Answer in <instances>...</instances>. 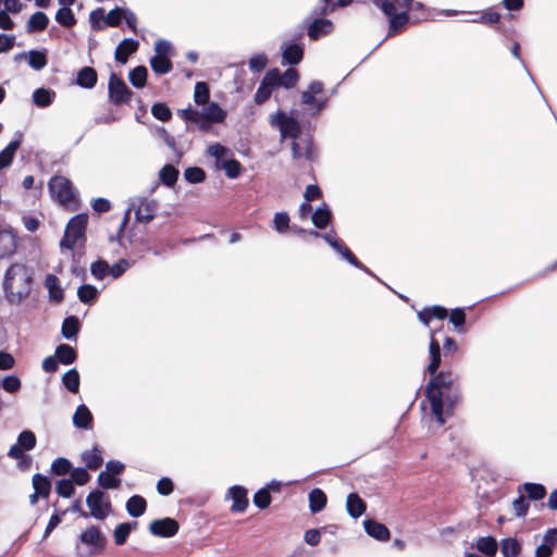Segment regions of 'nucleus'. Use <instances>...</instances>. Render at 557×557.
Here are the masks:
<instances>
[{
  "instance_id": "nucleus-1",
  "label": "nucleus",
  "mask_w": 557,
  "mask_h": 557,
  "mask_svg": "<svg viewBox=\"0 0 557 557\" xmlns=\"http://www.w3.org/2000/svg\"><path fill=\"white\" fill-rule=\"evenodd\" d=\"M459 393L458 376L451 371L435 373L426 384L425 395L438 424L443 425L445 423L443 417L444 400L453 406L458 400Z\"/></svg>"
},
{
  "instance_id": "nucleus-2",
  "label": "nucleus",
  "mask_w": 557,
  "mask_h": 557,
  "mask_svg": "<svg viewBox=\"0 0 557 557\" xmlns=\"http://www.w3.org/2000/svg\"><path fill=\"white\" fill-rule=\"evenodd\" d=\"M34 272L22 263L11 264L3 276V292L8 304L18 306L26 300L32 292Z\"/></svg>"
},
{
  "instance_id": "nucleus-3",
  "label": "nucleus",
  "mask_w": 557,
  "mask_h": 557,
  "mask_svg": "<svg viewBox=\"0 0 557 557\" xmlns=\"http://www.w3.org/2000/svg\"><path fill=\"white\" fill-rule=\"evenodd\" d=\"M177 114L185 122H199V120H207L209 122L222 123L226 117V112L216 102H208L202 106L201 111L193 109L189 106L186 109L178 110Z\"/></svg>"
},
{
  "instance_id": "nucleus-4",
  "label": "nucleus",
  "mask_w": 557,
  "mask_h": 557,
  "mask_svg": "<svg viewBox=\"0 0 557 557\" xmlns=\"http://www.w3.org/2000/svg\"><path fill=\"white\" fill-rule=\"evenodd\" d=\"M87 223L88 215L86 213H79L71 218L66 224L60 246L72 250L78 240H85Z\"/></svg>"
},
{
  "instance_id": "nucleus-5",
  "label": "nucleus",
  "mask_w": 557,
  "mask_h": 557,
  "mask_svg": "<svg viewBox=\"0 0 557 557\" xmlns=\"http://www.w3.org/2000/svg\"><path fill=\"white\" fill-rule=\"evenodd\" d=\"M86 505L90 510V516L97 520H104L112 509L109 496L98 488L89 492Z\"/></svg>"
},
{
  "instance_id": "nucleus-6",
  "label": "nucleus",
  "mask_w": 557,
  "mask_h": 557,
  "mask_svg": "<svg viewBox=\"0 0 557 557\" xmlns=\"http://www.w3.org/2000/svg\"><path fill=\"white\" fill-rule=\"evenodd\" d=\"M108 94L109 100L116 107L128 104L134 96V92L127 87L125 82L113 72L109 77Z\"/></svg>"
},
{
  "instance_id": "nucleus-7",
  "label": "nucleus",
  "mask_w": 557,
  "mask_h": 557,
  "mask_svg": "<svg viewBox=\"0 0 557 557\" xmlns=\"http://www.w3.org/2000/svg\"><path fill=\"white\" fill-rule=\"evenodd\" d=\"M270 124L280 129L282 138L296 139L300 135L301 127L297 119L287 115L283 111H278L271 116Z\"/></svg>"
},
{
  "instance_id": "nucleus-8",
  "label": "nucleus",
  "mask_w": 557,
  "mask_h": 557,
  "mask_svg": "<svg viewBox=\"0 0 557 557\" xmlns=\"http://www.w3.org/2000/svg\"><path fill=\"white\" fill-rule=\"evenodd\" d=\"M48 187L61 203H67L74 199L72 182L66 177L58 175L51 177Z\"/></svg>"
},
{
  "instance_id": "nucleus-9",
  "label": "nucleus",
  "mask_w": 557,
  "mask_h": 557,
  "mask_svg": "<svg viewBox=\"0 0 557 557\" xmlns=\"http://www.w3.org/2000/svg\"><path fill=\"white\" fill-rule=\"evenodd\" d=\"M36 435L30 430L22 431L17 436V442L12 445L8 451V457L18 459L23 457V453L29 451L36 447Z\"/></svg>"
},
{
  "instance_id": "nucleus-10",
  "label": "nucleus",
  "mask_w": 557,
  "mask_h": 557,
  "mask_svg": "<svg viewBox=\"0 0 557 557\" xmlns=\"http://www.w3.org/2000/svg\"><path fill=\"white\" fill-rule=\"evenodd\" d=\"M149 532L158 537H173L180 530V523L173 518L156 519L149 523Z\"/></svg>"
},
{
  "instance_id": "nucleus-11",
  "label": "nucleus",
  "mask_w": 557,
  "mask_h": 557,
  "mask_svg": "<svg viewBox=\"0 0 557 557\" xmlns=\"http://www.w3.org/2000/svg\"><path fill=\"white\" fill-rule=\"evenodd\" d=\"M132 206L135 209V219L139 223H149L152 221L158 208L156 200L146 197L138 199V206H136L135 201Z\"/></svg>"
},
{
  "instance_id": "nucleus-12",
  "label": "nucleus",
  "mask_w": 557,
  "mask_h": 557,
  "mask_svg": "<svg viewBox=\"0 0 557 557\" xmlns=\"http://www.w3.org/2000/svg\"><path fill=\"white\" fill-rule=\"evenodd\" d=\"M79 540L83 544L91 546L96 549H102L106 545V539L97 525H91L86 529L79 535Z\"/></svg>"
},
{
  "instance_id": "nucleus-13",
  "label": "nucleus",
  "mask_w": 557,
  "mask_h": 557,
  "mask_svg": "<svg viewBox=\"0 0 557 557\" xmlns=\"http://www.w3.org/2000/svg\"><path fill=\"white\" fill-rule=\"evenodd\" d=\"M333 30V23L327 18L317 16L308 26V36L317 40L322 36L329 35Z\"/></svg>"
},
{
  "instance_id": "nucleus-14",
  "label": "nucleus",
  "mask_w": 557,
  "mask_h": 557,
  "mask_svg": "<svg viewBox=\"0 0 557 557\" xmlns=\"http://www.w3.org/2000/svg\"><path fill=\"white\" fill-rule=\"evenodd\" d=\"M23 134L21 132L15 133V138L11 140L4 149L0 151V171L4 168H8L16 153V150L20 148L22 143Z\"/></svg>"
},
{
  "instance_id": "nucleus-15",
  "label": "nucleus",
  "mask_w": 557,
  "mask_h": 557,
  "mask_svg": "<svg viewBox=\"0 0 557 557\" xmlns=\"http://www.w3.org/2000/svg\"><path fill=\"white\" fill-rule=\"evenodd\" d=\"M139 42L133 38L123 39L115 49L114 58L119 63L125 64L128 57L137 51Z\"/></svg>"
},
{
  "instance_id": "nucleus-16",
  "label": "nucleus",
  "mask_w": 557,
  "mask_h": 557,
  "mask_svg": "<svg viewBox=\"0 0 557 557\" xmlns=\"http://www.w3.org/2000/svg\"><path fill=\"white\" fill-rule=\"evenodd\" d=\"M233 499L231 510L233 512H243L248 507L247 490L240 485H234L228 490Z\"/></svg>"
},
{
  "instance_id": "nucleus-17",
  "label": "nucleus",
  "mask_w": 557,
  "mask_h": 557,
  "mask_svg": "<svg viewBox=\"0 0 557 557\" xmlns=\"http://www.w3.org/2000/svg\"><path fill=\"white\" fill-rule=\"evenodd\" d=\"M363 528L369 536L377 541L385 542L391 536L389 530L383 523H380L373 519L364 520Z\"/></svg>"
},
{
  "instance_id": "nucleus-18",
  "label": "nucleus",
  "mask_w": 557,
  "mask_h": 557,
  "mask_svg": "<svg viewBox=\"0 0 557 557\" xmlns=\"http://www.w3.org/2000/svg\"><path fill=\"white\" fill-rule=\"evenodd\" d=\"M92 413L84 404L77 406L74 416L73 424L77 429L90 430L92 428Z\"/></svg>"
},
{
  "instance_id": "nucleus-19",
  "label": "nucleus",
  "mask_w": 557,
  "mask_h": 557,
  "mask_svg": "<svg viewBox=\"0 0 557 557\" xmlns=\"http://www.w3.org/2000/svg\"><path fill=\"white\" fill-rule=\"evenodd\" d=\"M374 4L380 7L385 15H391L400 11H408L412 0H373Z\"/></svg>"
},
{
  "instance_id": "nucleus-20",
  "label": "nucleus",
  "mask_w": 557,
  "mask_h": 557,
  "mask_svg": "<svg viewBox=\"0 0 557 557\" xmlns=\"http://www.w3.org/2000/svg\"><path fill=\"white\" fill-rule=\"evenodd\" d=\"M98 82L97 71L91 66H84L77 72L76 84L85 89H91Z\"/></svg>"
},
{
  "instance_id": "nucleus-21",
  "label": "nucleus",
  "mask_w": 557,
  "mask_h": 557,
  "mask_svg": "<svg viewBox=\"0 0 557 557\" xmlns=\"http://www.w3.org/2000/svg\"><path fill=\"white\" fill-rule=\"evenodd\" d=\"M346 509L351 518L357 519L364 513L367 504L357 493H350L347 496Z\"/></svg>"
},
{
  "instance_id": "nucleus-22",
  "label": "nucleus",
  "mask_w": 557,
  "mask_h": 557,
  "mask_svg": "<svg viewBox=\"0 0 557 557\" xmlns=\"http://www.w3.org/2000/svg\"><path fill=\"white\" fill-rule=\"evenodd\" d=\"M81 330V322L76 315H70L63 320L61 334L67 341H77V334Z\"/></svg>"
},
{
  "instance_id": "nucleus-23",
  "label": "nucleus",
  "mask_w": 557,
  "mask_h": 557,
  "mask_svg": "<svg viewBox=\"0 0 557 557\" xmlns=\"http://www.w3.org/2000/svg\"><path fill=\"white\" fill-rule=\"evenodd\" d=\"M430 363L428 366V372L434 375L441 366V346L440 343L434 338V334H431L430 339Z\"/></svg>"
},
{
  "instance_id": "nucleus-24",
  "label": "nucleus",
  "mask_w": 557,
  "mask_h": 557,
  "mask_svg": "<svg viewBox=\"0 0 557 557\" xmlns=\"http://www.w3.org/2000/svg\"><path fill=\"white\" fill-rule=\"evenodd\" d=\"M127 513L133 518L141 517L147 509V502L140 495L131 496L125 505Z\"/></svg>"
},
{
  "instance_id": "nucleus-25",
  "label": "nucleus",
  "mask_w": 557,
  "mask_h": 557,
  "mask_svg": "<svg viewBox=\"0 0 557 557\" xmlns=\"http://www.w3.org/2000/svg\"><path fill=\"white\" fill-rule=\"evenodd\" d=\"M448 311L445 307L433 306L431 308H424L418 313L419 320L424 324L429 325L431 320L438 319L443 320L447 317Z\"/></svg>"
},
{
  "instance_id": "nucleus-26",
  "label": "nucleus",
  "mask_w": 557,
  "mask_h": 557,
  "mask_svg": "<svg viewBox=\"0 0 557 557\" xmlns=\"http://www.w3.org/2000/svg\"><path fill=\"white\" fill-rule=\"evenodd\" d=\"M283 60L289 65H297L304 57V47L300 44H289L283 50Z\"/></svg>"
},
{
  "instance_id": "nucleus-27",
  "label": "nucleus",
  "mask_w": 557,
  "mask_h": 557,
  "mask_svg": "<svg viewBox=\"0 0 557 557\" xmlns=\"http://www.w3.org/2000/svg\"><path fill=\"white\" fill-rule=\"evenodd\" d=\"M323 3L314 8L311 12L314 16H326L331 14L338 7H346L352 2V0H321Z\"/></svg>"
},
{
  "instance_id": "nucleus-28",
  "label": "nucleus",
  "mask_w": 557,
  "mask_h": 557,
  "mask_svg": "<svg viewBox=\"0 0 557 557\" xmlns=\"http://www.w3.org/2000/svg\"><path fill=\"white\" fill-rule=\"evenodd\" d=\"M48 24L49 17L47 16V14L41 11H37L33 15H30L26 24V32L28 34L42 32L47 28Z\"/></svg>"
},
{
  "instance_id": "nucleus-29",
  "label": "nucleus",
  "mask_w": 557,
  "mask_h": 557,
  "mask_svg": "<svg viewBox=\"0 0 557 557\" xmlns=\"http://www.w3.org/2000/svg\"><path fill=\"white\" fill-rule=\"evenodd\" d=\"M16 249L15 236L10 231H3L0 235V258L12 256Z\"/></svg>"
},
{
  "instance_id": "nucleus-30",
  "label": "nucleus",
  "mask_w": 557,
  "mask_h": 557,
  "mask_svg": "<svg viewBox=\"0 0 557 557\" xmlns=\"http://www.w3.org/2000/svg\"><path fill=\"white\" fill-rule=\"evenodd\" d=\"M45 286L49 292V298L55 302H61L64 298L63 289L59 284V278L53 274H48L45 278Z\"/></svg>"
},
{
  "instance_id": "nucleus-31",
  "label": "nucleus",
  "mask_w": 557,
  "mask_h": 557,
  "mask_svg": "<svg viewBox=\"0 0 557 557\" xmlns=\"http://www.w3.org/2000/svg\"><path fill=\"white\" fill-rule=\"evenodd\" d=\"M54 356L60 363L69 366L75 362L77 352L72 346L67 344H60L55 348Z\"/></svg>"
},
{
  "instance_id": "nucleus-32",
  "label": "nucleus",
  "mask_w": 557,
  "mask_h": 557,
  "mask_svg": "<svg viewBox=\"0 0 557 557\" xmlns=\"http://www.w3.org/2000/svg\"><path fill=\"white\" fill-rule=\"evenodd\" d=\"M326 495L321 488H313L309 493V508L312 513H318L326 506Z\"/></svg>"
},
{
  "instance_id": "nucleus-33",
  "label": "nucleus",
  "mask_w": 557,
  "mask_h": 557,
  "mask_svg": "<svg viewBox=\"0 0 557 557\" xmlns=\"http://www.w3.org/2000/svg\"><path fill=\"white\" fill-rule=\"evenodd\" d=\"M82 460L85 462L86 468L89 470H97L103 462L101 451L97 446L91 450L84 451L82 454Z\"/></svg>"
},
{
  "instance_id": "nucleus-34",
  "label": "nucleus",
  "mask_w": 557,
  "mask_h": 557,
  "mask_svg": "<svg viewBox=\"0 0 557 557\" xmlns=\"http://www.w3.org/2000/svg\"><path fill=\"white\" fill-rule=\"evenodd\" d=\"M387 16L389 17V36L403 30L409 20L408 12L406 11H400L399 13L394 12Z\"/></svg>"
},
{
  "instance_id": "nucleus-35",
  "label": "nucleus",
  "mask_w": 557,
  "mask_h": 557,
  "mask_svg": "<svg viewBox=\"0 0 557 557\" xmlns=\"http://www.w3.org/2000/svg\"><path fill=\"white\" fill-rule=\"evenodd\" d=\"M331 219H332V212L326 207V205H324L321 208H318L311 215L312 223L319 230H324L327 226V224L331 222Z\"/></svg>"
},
{
  "instance_id": "nucleus-36",
  "label": "nucleus",
  "mask_w": 557,
  "mask_h": 557,
  "mask_svg": "<svg viewBox=\"0 0 557 557\" xmlns=\"http://www.w3.org/2000/svg\"><path fill=\"white\" fill-rule=\"evenodd\" d=\"M54 97L55 92L53 90L44 87L37 88L33 92V101L39 108L49 107L52 103Z\"/></svg>"
},
{
  "instance_id": "nucleus-37",
  "label": "nucleus",
  "mask_w": 557,
  "mask_h": 557,
  "mask_svg": "<svg viewBox=\"0 0 557 557\" xmlns=\"http://www.w3.org/2000/svg\"><path fill=\"white\" fill-rule=\"evenodd\" d=\"M148 70L144 65H138L129 71L128 79L133 87L140 89L147 83Z\"/></svg>"
},
{
  "instance_id": "nucleus-38",
  "label": "nucleus",
  "mask_w": 557,
  "mask_h": 557,
  "mask_svg": "<svg viewBox=\"0 0 557 557\" xmlns=\"http://www.w3.org/2000/svg\"><path fill=\"white\" fill-rule=\"evenodd\" d=\"M32 483L34 491L40 494V497L47 498L50 495L51 482L46 475L35 473Z\"/></svg>"
},
{
  "instance_id": "nucleus-39",
  "label": "nucleus",
  "mask_w": 557,
  "mask_h": 557,
  "mask_svg": "<svg viewBox=\"0 0 557 557\" xmlns=\"http://www.w3.org/2000/svg\"><path fill=\"white\" fill-rule=\"evenodd\" d=\"M137 522H123L115 527L113 536L116 545L121 546L126 543L131 531L136 528Z\"/></svg>"
},
{
  "instance_id": "nucleus-40",
  "label": "nucleus",
  "mask_w": 557,
  "mask_h": 557,
  "mask_svg": "<svg viewBox=\"0 0 557 557\" xmlns=\"http://www.w3.org/2000/svg\"><path fill=\"white\" fill-rule=\"evenodd\" d=\"M476 549L488 556L492 557L497 553L498 545L497 541L493 536H483L478 539L476 541Z\"/></svg>"
},
{
  "instance_id": "nucleus-41",
  "label": "nucleus",
  "mask_w": 557,
  "mask_h": 557,
  "mask_svg": "<svg viewBox=\"0 0 557 557\" xmlns=\"http://www.w3.org/2000/svg\"><path fill=\"white\" fill-rule=\"evenodd\" d=\"M55 21L63 27H73L77 20L70 7H62L55 13Z\"/></svg>"
},
{
  "instance_id": "nucleus-42",
  "label": "nucleus",
  "mask_w": 557,
  "mask_h": 557,
  "mask_svg": "<svg viewBox=\"0 0 557 557\" xmlns=\"http://www.w3.org/2000/svg\"><path fill=\"white\" fill-rule=\"evenodd\" d=\"M150 66L156 74H166L172 71L173 64L166 57L153 55Z\"/></svg>"
},
{
  "instance_id": "nucleus-43",
  "label": "nucleus",
  "mask_w": 557,
  "mask_h": 557,
  "mask_svg": "<svg viewBox=\"0 0 557 557\" xmlns=\"http://www.w3.org/2000/svg\"><path fill=\"white\" fill-rule=\"evenodd\" d=\"M79 373L78 371L73 368L66 371L62 376V383L63 385L71 392V393H77L79 389Z\"/></svg>"
},
{
  "instance_id": "nucleus-44",
  "label": "nucleus",
  "mask_w": 557,
  "mask_h": 557,
  "mask_svg": "<svg viewBox=\"0 0 557 557\" xmlns=\"http://www.w3.org/2000/svg\"><path fill=\"white\" fill-rule=\"evenodd\" d=\"M160 181L169 187H172L178 177V170L172 164H165L159 172Z\"/></svg>"
},
{
  "instance_id": "nucleus-45",
  "label": "nucleus",
  "mask_w": 557,
  "mask_h": 557,
  "mask_svg": "<svg viewBox=\"0 0 557 557\" xmlns=\"http://www.w3.org/2000/svg\"><path fill=\"white\" fill-rule=\"evenodd\" d=\"M210 89L206 82H197L195 85L194 100L198 106H205L209 102Z\"/></svg>"
},
{
  "instance_id": "nucleus-46",
  "label": "nucleus",
  "mask_w": 557,
  "mask_h": 557,
  "mask_svg": "<svg viewBox=\"0 0 557 557\" xmlns=\"http://www.w3.org/2000/svg\"><path fill=\"white\" fill-rule=\"evenodd\" d=\"M47 63V54L44 51L30 50L28 52V64L33 70L40 71Z\"/></svg>"
},
{
  "instance_id": "nucleus-47",
  "label": "nucleus",
  "mask_w": 557,
  "mask_h": 557,
  "mask_svg": "<svg viewBox=\"0 0 557 557\" xmlns=\"http://www.w3.org/2000/svg\"><path fill=\"white\" fill-rule=\"evenodd\" d=\"M500 549L504 557H518L521 548L516 539L508 537L502 541Z\"/></svg>"
},
{
  "instance_id": "nucleus-48",
  "label": "nucleus",
  "mask_w": 557,
  "mask_h": 557,
  "mask_svg": "<svg viewBox=\"0 0 557 557\" xmlns=\"http://www.w3.org/2000/svg\"><path fill=\"white\" fill-rule=\"evenodd\" d=\"M523 490L532 500H541L546 495L545 486L540 483L527 482L523 484Z\"/></svg>"
},
{
  "instance_id": "nucleus-49",
  "label": "nucleus",
  "mask_w": 557,
  "mask_h": 557,
  "mask_svg": "<svg viewBox=\"0 0 557 557\" xmlns=\"http://www.w3.org/2000/svg\"><path fill=\"white\" fill-rule=\"evenodd\" d=\"M98 295V289L90 284L81 285L77 289V297L84 304L92 302Z\"/></svg>"
},
{
  "instance_id": "nucleus-50",
  "label": "nucleus",
  "mask_w": 557,
  "mask_h": 557,
  "mask_svg": "<svg viewBox=\"0 0 557 557\" xmlns=\"http://www.w3.org/2000/svg\"><path fill=\"white\" fill-rule=\"evenodd\" d=\"M449 322L459 333H466V312L463 308H455L449 314Z\"/></svg>"
},
{
  "instance_id": "nucleus-51",
  "label": "nucleus",
  "mask_w": 557,
  "mask_h": 557,
  "mask_svg": "<svg viewBox=\"0 0 557 557\" xmlns=\"http://www.w3.org/2000/svg\"><path fill=\"white\" fill-rule=\"evenodd\" d=\"M0 387L7 393L16 394L22 387V382L16 375H7L2 379L0 377Z\"/></svg>"
},
{
  "instance_id": "nucleus-52",
  "label": "nucleus",
  "mask_w": 557,
  "mask_h": 557,
  "mask_svg": "<svg viewBox=\"0 0 557 557\" xmlns=\"http://www.w3.org/2000/svg\"><path fill=\"white\" fill-rule=\"evenodd\" d=\"M333 249L349 264L354 267H361V262L343 242L341 244L335 243V245H333Z\"/></svg>"
},
{
  "instance_id": "nucleus-53",
  "label": "nucleus",
  "mask_w": 557,
  "mask_h": 557,
  "mask_svg": "<svg viewBox=\"0 0 557 557\" xmlns=\"http://www.w3.org/2000/svg\"><path fill=\"white\" fill-rule=\"evenodd\" d=\"M151 113L157 120L161 122H168L172 117L171 109L163 102L153 103L151 107Z\"/></svg>"
},
{
  "instance_id": "nucleus-54",
  "label": "nucleus",
  "mask_w": 557,
  "mask_h": 557,
  "mask_svg": "<svg viewBox=\"0 0 557 557\" xmlns=\"http://www.w3.org/2000/svg\"><path fill=\"white\" fill-rule=\"evenodd\" d=\"M184 177L190 184H198L206 180V172L199 166H190L185 170Z\"/></svg>"
},
{
  "instance_id": "nucleus-55",
  "label": "nucleus",
  "mask_w": 557,
  "mask_h": 557,
  "mask_svg": "<svg viewBox=\"0 0 557 557\" xmlns=\"http://www.w3.org/2000/svg\"><path fill=\"white\" fill-rule=\"evenodd\" d=\"M51 471L57 475H65L71 473L72 463L69 459L59 457L52 461Z\"/></svg>"
},
{
  "instance_id": "nucleus-56",
  "label": "nucleus",
  "mask_w": 557,
  "mask_h": 557,
  "mask_svg": "<svg viewBox=\"0 0 557 557\" xmlns=\"http://www.w3.org/2000/svg\"><path fill=\"white\" fill-rule=\"evenodd\" d=\"M106 13L102 8L92 10L89 14L90 27L94 30H101L106 27L104 25Z\"/></svg>"
},
{
  "instance_id": "nucleus-57",
  "label": "nucleus",
  "mask_w": 557,
  "mask_h": 557,
  "mask_svg": "<svg viewBox=\"0 0 557 557\" xmlns=\"http://www.w3.org/2000/svg\"><path fill=\"white\" fill-rule=\"evenodd\" d=\"M98 484L104 490L116 488L121 484V480L107 471H101L98 475Z\"/></svg>"
},
{
  "instance_id": "nucleus-58",
  "label": "nucleus",
  "mask_w": 557,
  "mask_h": 557,
  "mask_svg": "<svg viewBox=\"0 0 557 557\" xmlns=\"http://www.w3.org/2000/svg\"><path fill=\"white\" fill-rule=\"evenodd\" d=\"M57 494L64 498H70L75 492L74 483L71 479H62L57 482Z\"/></svg>"
},
{
  "instance_id": "nucleus-59",
  "label": "nucleus",
  "mask_w": 557,
  "mask_h": 557,
  "mask_svg": "<svg viewBox=\"0 0 557 557\" xmlns=\"http://www.w3.org/2000/svg\"><path fill=\"white\" fill-rule=\"evenodd\" d=\"M90 272L96 280H102L107 274H109V263L99 259L91 263Z\"/></svg>"
},
{
  "instance_id": "nucleus-60",
  "label": "nucleus",
  "mask_w": 557,
  "mask_h": 557,
  "mask_svg": "<svg viewBox=\"0 0 557 557\" xmlns=\"http://www.w3.org/2000/svg\"><path fill=\"white\" fill-rule=\"evenodd\" d=\"M253 504L256 507L260 509H265L271 504V495L269 493V488H260L253 495Z\"/></svg>"
},
{
  "instance_id": "nucleus-61",
  "label": "nucleus",
  "mask_w": 557,
  "mask_h": 557,
  "mask_svg": "<svg viewBox=\"0 0 557 557\" xmlns=\"http://www.w3.org/2000/svg\"><path fill=\"white\" fill-rule=\"evenodd\" d=\"M123 20V8L115 7L106 14L104 25L109 27H117Z\"/></svg>"
},
{
  "instance_id": "nucleus-62",
  "label": "nucleus",
  "mask_w": 557,
  "mask_h": 557,
  "mask_svg": "<svg viewBox=\"0 0 557 557\" xmlns=\"http://www.w3.org/2000/svg\"><path fill=\"white\" fill-rule=\"evenodd\" d=\"M223 169L228 178H237L240 174L242 164L236 159H228L223 162Z\"/></svg>"
},
{
  "instance_id": "nucleus-63",
  "label": "nucleus",
  "mask_w": 557,
  "mask_h": 557,
  "mask_svg": "<svg viewBox=\"0 0 557 557\" xmlns=\"http://www.w3.org/2000/svg\"><path fill=\"white\" fill-rule=\"evenodd\" d=\"M273 226L278 233H285L289 227V215L286 212H276Z\"/></svg>"
},
{
  "instance_id": "nucleus-64",
  "label": "nucleus",
  "mask_w": 557,
  "mask_h": 557,
  "mask_svg": "<svg viewBox=\"0 0 557 557\" xmlns=\"http://www.w3.org/2000/svg\"><path fill=\"white\" fill-rule=\"evenodd\" d=\"M281 72L278 69H272L267 72L264 77L262 78L261 83H263L265 86L270 88L278 87L281 86Z\"/></svg>"
}]
</instances>
